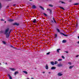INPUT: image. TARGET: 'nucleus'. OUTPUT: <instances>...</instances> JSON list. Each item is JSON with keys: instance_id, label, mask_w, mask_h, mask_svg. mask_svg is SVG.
<instances>
[{"instance_id": "4d7b16f0", "label": "nucleus", "mask_w": 79, "mask_h": 79, "mask_svg": "<svg viewBox=\"0 0 79 79\" xmlns=\"http://www.w3.org/2000/svg\"><path fill=\"white\" fill-rule=\"evenodd\" d=\"M32 0H29L30 1H32Z\"/></svg>"}, {"instance_id": "7ed1b4c3", "label": "nucleus", "mask_w": 79, "mask_h": 79, "mask_svg": "<svg viewBox=\"0 0 79 79\" xmlns=\"http://www.w3.org/2000/svg\"><path fill=\"white\" fill-rule=\"evenodd\" d=\"M11 33V31H9V33H7V34L6 35V38L7 39L10 37V33Z\"/></svg>"}, {"instance_id": "393cba45", "label": "nucleus", "mask_w": 79, "mask_h": 79, "mask_svg": "<svg viewBox=\"0 0 79 79\" xmlns=\"http://www.w3.org/2000/svg\"><path fill=\"white\" fill-rule=\"evenodd\" d=\"M49 6H51V7H53V6L52 4H49Z\"/></svg>"}, {"instance_id": "4c0bfd02", "label": "nucleus", "mask_w": 79, "mask_h": 79, "mask_svg": "<svg viewBox=\"0 0 79 79\" xmlns=\"http://www.w3.org/2000/svg\"><path fill=\"white\" fill-rule=\"evenodd\" d=\"M55 37H57V34H55Z\"/></svg>"}, {"instance_id": "bb28decb", "label": "nucleus", "mask_w": 79, "mask_h": 79, "mask_svg": "<svg viewBox=\"0 0 79 79\" xmlns=\"http://www.w3.org/2000/svg\"><path fill=\"white\" fill-rule=\"evenodd\" d=\"M79 4V3H75V4H74V5H77Z\"/></svg>"}, {"instance_id": "2eb2a0df", "label": "nucleus", "mask_w": 79, "mask_h": 79, "mask_svg": "<svg viewBox=\"0 0 79 79\" xmlns=\"http://www.w3.org/2000/svg\"><path fill=\"white\" fill-rule=\"evenodd\" d=\"M56 69V67H52V68H51V69Z\"/></svg>"}, {"instance_id": "0eeeda50", "label": "nucleus", "mask_w": 79, "mask_h": 79, "mask_svg": "<svg viewBox=\"0 0 79 79\" xmlns=\"http://www.w3.org/2000/svg\"><path fill=\"white\" fill-rule=\"evenodd\" d=\"M58 76H63V74H61V73H58Z\"/></svg>"}, {"instance_id": "cd10ccee", "label": "nucleus", "mask_w": 79, "mask_h": 79, "mask_svg": "<svg viewBox=\"0 0 79 79\" xmlns=\"http://www.w3.org/2000/svg\"><path fill=\"white\" fill-rule=\"evenodd\" d=\"M2 42L4 44H6V42L5 41H3Z\"/></svg>"}, {"instance_id": "6e6552de", "label": "nucleus", "mask_w": 79, "mask_h": 79, "mask_svg": "<svg viewBox=\"0 0 79 79\" xmlns=\"http://www.w3.org/2000/svg\"><path fill=\"white\" fill-rule=\"evenodd\" d=\"M57 66L58 67H60L61 66H63V65L61 64H57Z\"/></svg>"}, {"instance_id": "2f4dec72", "label": "nucleus", "mask_w": 79, "mask_h": 79, "mask_svg": "<svg viewBox=\"0 0 79 79\" xmlns=\"http://www.w3.org/2000/svg\"><path fill=\"white\" fill-rule=\"evenodd\" d=\"M60 2H61V3H65L64 2L62 1H60Z\"/></svg>"}, {"instance_id": "dca6fc26", "label": "nucleus", "mask_w": 79, "mask_h": 79, "mask_svg": "<svg viewBox=\"0 0 79 79\" xmlns=\"http://www.w3.org/2000/svg\"><path fill=\"white\" fill-rule=\"evenodd\" d=\"M33 23H36V19H34V21H33Z\"/></svg>"}, {"instance_id": "9b49d317", "label": "nucleus", "mask_w": 79, "mask_h": 79, "mask_svg": "<svg viewBox=\"0 0 79 79\" xmlns=\"http://www.w3.org/2000/svg\"><path fill=\"white\" fill-rule=\"evenodd\" d=\"M7 76L8 77H9V78L10 79H12V77H11V76H10V75L8 74V75H7Z\"/></svg>"}, {"instance_id": "864d4df0", "label": "nucleus", "mask_w": 79, "mask_h": 79, "mask_svg": "<svg viewBox=\"0 0 79 79\" xmlns=\"http://www.w3.org/2000/svg\"><path fill=\"white\" fill-rule=\"evenodd\" d=\"M8 7H9V6H7V8H8Z\"/></svg>"}, {"instance_id": "bf43d9fd", "label": "nucleus", "mask_w": 79, "mask_h": 79, "mask_svg": "<svg viewBox=\"0 0 79 79\" xmlns=\"http://www.w3.org/2000/svg\"><path fill=\"white\" fill-rule=\"evenodd\" d=\"M12 30H10V31H12Z\"/></svg>"}, {"instance_id": "a878e982", "label": "nucleus", "mask_w": 79, "mask_h": 79, "mask_svg": "<svg viewBox=\"0 0 79 79\" xmlns=\"http://www.w3.org/2000/svg\"><path fill=\"white\" fill-rule=\"evenodd\" d=\"M58 64V62L57 61H55L54 63V64Z\"/></svg>"}, {"instance_id": "5fc2aeb1", "label": "nucleus", "mask_w": 79, "mask_h": 79, "mask_svg": "<svg viewBox=\"0 0 79 79\" xmlns=\"http://www.w3.org/2000/svg\"><path fill=\"white\" fill-rule=\"evenodd\" d=\"M78 39H79V36H78Z\"/></svg>"}, {"instance_id": "e433bc0d", "label": "nucleus", "mask_w": 79, "mask_h": 79, "mask_svg": "<svg viewBox=\"0 0 79 79\" xmlns=\"http://www.w3.org/2000/svg\"><path fill=\"white\" fill-rule=\"evenodd\" d=\"M11 0H6V2H8L9 1H11Z\"/></svg>"}, {"instance_id": "f8f14e48", "label": "nucleus", "mask_w": 79, "mask_h": 79, "mask_svg": "<svg viewBox=\"0 0 79 79\" xmlns=\"http://www.w3.org/2000/svg\"><path fill=\"white\" fill-rule=\"evenodd\" d=\"M17 74H19V72L18 71L15 72L14 73V75H16Z\"/></svg>"}, {"instance_id": "39448f33", "label": "nucleus", "mask_w": 79, "mask_h": 79, "mask_svg": "<svg viewBox=\"0 0 79 79\" xmlns=\"http://www.w3.org/2000/svg\"><path fill=\"white\" fill-rule=\"evenodd\" d=\"M60 34H61V35H64V36H68V35H66L64 34V33H61V32H60Z\"/></svg>"}, {"instance_id": "f257e3e1", "label": "nucleus", "mask_w": 79, "mask_h": 79, "mask_svg": "<svg viewBox=\"0 0 79 79\" xmlns=\"http://www.w3.org/2000/svg\"><path fill=\"white\" fill-rule=\"evenodd\" d=\"M10 30V29L9 28H8L6 29L5 31L4 34L6 35H6H7V34H8V31H9V30Z\"/></svg>"}, {"instance_id": "37998d69", "label": "nucleus", "mask_w": 79, "mask_h": 79, "mask_svg": "<svg viewBox=\"0 0 79 79\" xmlns=\"http://www.w3.org/2000/svg\"><path fill=\"white\" fill-rule=\"evenodd\" d=\"M16 5V4H14V5H13L14 6H15Z\"/></svg>"}, {"instance_id": "f3484780", "label": "nucleus", "mask_w": 79, "mask_h": 79, "mask_svg": "<svg viewBox=\"0 0 79 79\" xmlns=\"http://www.w3.org/2000/svg\"><path fill=\"white\" fill-rule=\"evenodd\" d=\"M56 31L58 32H60V31L59 29L58 28L56 29Z\"/></svg>"}, {"instance_id": "c756f323", "label": "nucleus", "mask_w": 79, "mask_h": 79, "mask_svg": "<svg viewBox=\"0 0 79 79\" xmlns=\"http://www.w3.org/2000/svg\"><path fill=\"white\" fill-rule=\"evenodd\" d=\"M50 52H48V53H46V55H50Z\"/></svg>"}, {"instance_id": "f704fd0d", "label": "nucleus", "mask_w": 79, "mask_h": 79, "mask_svg": "<svg viewBox=\"0 0 79 79\" xmlns=\"http://www.w3.org/2000/svg\"><path fill=\"white\" fill-rule=\"evenodd\" d=\"M61 60H62V59H59V60H58V61H61Z\"/></svg>"}, {"instance_id": "6e6d98bb", "label": "nucleus", "mask_w": 79, "mask_h": 79, "mask_svg": "<svg viewBox=\"0 0 79 79\" xmlns=\"http://www.w3.org/2000/svg\"><path fill=\"white\" fill-rule=\"evenodd\" d=\"M6 64H7V63L6 62Z\"/></svg>"}, {"instance_id": "aec40b11", "label": "nucleus", "mask_w": 79, "mask_h": 79, "mask_svg": "<svg viewBox=\"0 0 79 79\" xmlns=\"http://www.w3.org/2000/svg\"><path fill=\"white\" fill-rule=\"evenodd\" d=\"M40 8H41V9H42L43 10H44V7H42V6H40Z\"/></svg>"}, {"instance_id": "5701e85b", "label": "nucleus", "mask_w": 79, "mask_h": 79, "mask_svg": "<svg viewBox=\"0 0 79 79\" xmlns=\"http://www.w3.org/2000/svg\"><path fill=\"white\" fill-rule=\"evenodd\" d=\"M47 10H48V11H50V13H52V10H50V9H47Z\"/></svg>"}, {"instance_id": "58836bf2", "label": "nucleus", "mask_w": 79, "mask_h": 79, "mask_svg": "<svg viewBox=\"0 0 79 79\" xmlns=\"http://www.w3.org/2000/svg\"><path fill=\"white\" fill-rule=\"evenodd\" d=\"M1 21H5V20H3V19H1Z\"/></svg>"}, {"instance_id": "b1692460", "label": "nucleus", "mask_w": 79, "mask_h": 79, "mask_svg": "<svg viewBox=\"0 0 79 79\" xmlns=\"http://www.w3.org/2000/svg\"><path fill=\"white\" fill-rule=\"evenodd\" d=\"M59 8H60L62 9V10H65V9H64V8H63V7H62L61 6H59Z\"/></svg>"}, {"instance_id": "4468645a", "label": "nucleus", "mask_w": 79, "mask_h": 79, "mask_svg": "<svg viewBox=\"0 0 79 79\" xmlns=\"http://www.w3.org/2000/svg\"><path fill=\"white\" fill-rule=\"evenodd\" d=\"M23 73H25L26 74H27V73H28L26 71H23Z\"/></svg>"}, {"instance_id": "4be33fe9", "label": "nucleus", "mask_w": 79, "mask_h": 79, "mask_svg": "<svg viewBox=\"0 0 79 79\" xmlns=\"http://www.w3.org/2000/svg\"><path fill=\"white\" fill-rule=\"evenodd\" d=\"M66 40H63L62 41V43H66Z\"/></svg>"}, {"instance_id": "f03ea898", "label": "nucleus", "mask_w": 79, "mask_h": 79, "mask_svg": "<svg viewBox=\"0 0 79 79\" xmlns=\"http://www.w3.org/2000/svg\"><path fill=\"white\" fill-rule=\"evenodd\" d=\"M51 21L52 23H55V24H57V23H56V20H55V18L54 17L52 18V19L51 20Z\"/></svg>"}, {"instance_id": "8fccbe9b", "label": "nucleus", "mask_w": 79, "mask_h": 79, "mask_svg": "<svg viewBox=\"0 0 79 79\" xmlns=\"http://www.w3.org/2000/svg\"><path fill=\"white\" fill-rule=\"evenodd\" d=\"M49 74H50L51 73L50 72H48Z\"/></svg>"}, {"instance_id": "1a4fd4ad", "label": "nucleus", "mask_w": 79, "mask_h": 79, "mask_svg": "<svg viewBox=\"0 0 79 79\" xmlns=\"http://www.w3.org/2000/svg\"><path fill=\"white\" fill-rule=\"evenodd\" d=\"M8 21H9V22H13V21H14V20L13 19H10L8 20Z\"/></svg>"}, {"instance_id": "49530a36", "label": "nucleus", "mask_w": 79, "mask_h": 79, "mask_svg": "<svg viewBox=\"0 0 79 79\" xmlns=\"http://www.w3.org/2000/svg\"><path fill=\"white\" fill-rule=\"evenodd\" d=\"M78 56H79V55H77L76 56V57H78Z\"/></svg>"}, {"instance_id": "412c9836", "label": "nucleus", "mask_w": 79, "mask_h": 79, "mask_svg": "<svg viewBox=\"0 0 79 79\" xmlns=\"http://www.w3.org/2000/svg\"><path fill=\"white\" fill-rule=\"evenodd\" d=\"M74 66V65L71 66H70L69 67V69H71L73 68Z\"/></svg>"}, {"instance_id": "79ce46f5", "label": "nucleus", "mask_w": 79, "mask_h": 79, "mask_svg": "<svg viewBox=\"0 0 79 79\" xmlns=\"http://www.w3.org/2000/svg\"><path fill=\"white\" fill-rule=\"evenodd\" d=\"M65 53H68V52H68V51H65Z\"/></svg>"}, {"instance_id": "603ef678", "label": "nucleus", "mask_w": 79, "mask_h": 79, "mask_svg": "<svg viewBox=\"0 0 79 79\" xmlns=\"http://www.w3.org/2000/svg\"><path fill=\"white\" fill-rule=\"evenodd\" d=\"M4 23H6V21H5L4 22Z\"/></svg>"}, {"instance_id": "72a5a7b5", "label": "nucleus", "mask_w": 79, "mask_h": 79, "mask_svg": "<svg viewBox=\"0 0 79 79\" xmlns=\"http://www.w3.org/2000/svg\"><path fill=\"white\" fill-rule=\"evenodd\" d=\"M76 27H78V24L76 23Z\"/></svg>"}, {"instance_id": "c85d7f7f", "label": "nucleus", "mask_w": 79, "mask_h": 79, "mask_svg": "<svg viewBox=\"0 0 79 79\" xmlns=\"http://www.w3.org/2000/svg\"><path fill=\"white\" fill-rule=\"evenodd\" d=\"M43 14L44 15V16H47V15L45 13H44Z\"/></svg>"}, {"instance_id": "ea45409f", "label": "nucleus", "mask_w": 79, "mask_h": 79, "mask_svg": "<svg viewBox=\"0 0 79 79\" xmlns=\"http://www.w3.org/2000/svg\"><path fill=\"white\" fill-rule=\"evenodd\" d=\"M68 64H69L71 65V63L70 62H68Z\"/></svg>"}, {"instance_id": "c03bdc74", "label": "nucleus", "mask_w": 79, "mask_h": 79, "mask_svg": "<svg viewBox=\"0 0 79 79\" xmlns=\"http://www.w3.org/2000/svg\"><path fill=\"white\" fill-rule=\"evenodd\" d=\"M69 2H72V0H70L69 1Z\"/></svg>"}, {"instance_id": "ddd939ff", "label": "nucleus", "mask_w": 79, "mask_h": 79, "mask_svg": "<svg viewBox=\"0 0 79 79\" xmlns=\"http://www.w3.org/2000/svg\"><path fill=\"white\" fill-rule=\"evenodd\" d=\"M51 64L52 65H54V64H55V63H54V62L52 61L51 62Z\"/></svg>"}, {"instance_id": "423d86ee", "label": "nucleus", "mask_w": 79, "mask_h": 79, "mask_svg": "<svg viewBox=\"0 0 79 79\" xmlns=\"http://www.w3.org/2000/svg\"><path fill=\"white\" fill-rule=\"evenodd\" d=\"M31 8L32 9H35L36 8V6L35 5H33Z\"/></svg>"}, {"instance_id": "20e7f679", "label": "nucleus", "mask_w": 79, "mask_h": 79, "mask_svg": "<svg viewBox=\"0 0 79 79\" xmlns=\"http://www.w3.org/2000/svg\"><path fill=\"white\" fill-rule=\"evenodd\" d=\"M13 25V26H19V24L18 23H13L12 24Z\"/></svg>"}, {"instance_id": "473e14b6", "label": "nucleus", "mask_w": 79, "mask_h": 79, "mask_svg": "<svg viewBox=\"0 0 79 79\" xmlns=\"http://www.w3.org/2000/svg\"><path fill=\"white\" fill-rule=\"evenodd\" d=\"M2 8V4L0 3V8Z\"/></svg>"}, {"instance_id": "6ab92c4d", "label": "nucleus", "mask_w": 79, "mask_h": 79, "mask_svg": "<svg viewBox=\"0 0 79 79\" xmlns=\"http://www.w3.org/2000/svg\"><path fill=\"white\" fill-rule=\"evenodd\" d=\"M10 70H11V71H15V68H10Z\"/></svg>"}, {"instance_id": "9d476101", "label": "nucleus", "mask_w": 79, "mask_h": 79, "mask_svg": "<svg viewBox=\"0 0 79 79\" xmlns=\"http://www.w3.org/2000/svg\"><path fill=\"white\" fill-rule=\"evenodd\" d=\"M45 68L46 69H48V64L46 65Z\"/></svg>"}, {"instance_id": "a19ab883", "label": "nucleus", "mask_w": 79, "mask_h": 79, "mask_svg": "<svg viewBox=\"0 0 79 79\" xmlns=\"http://www.w3.org/2000/svg\"><path fill=\"white\" fill-rule=\"evenodd\" d=\"M10 47H12V48H14V47H13V46H12V45H10Z\"/></svg>"}, {"instance_id": "c9c22d12", "label": "nucleus", "mask_w": 79, "mask_h": 79, "mask_svg": "<svg viewBox=\"0 0 79 79\" xmlns=\"http://www.w3.org/2000/svg\"><path fill=\"white\" fill-rule=\"evenodd\" d=\"M62 58H63V59H64V57L63 56H62Z\"/></svg>"}, {"instance_id": "3c124183", "label": "nucleus", "mask_w": 79, "mask_h": 79, "mask_svg": "<svg viewBox=\"0 0 79 79\" xmlns=\"http://www.w3.org/2000/svg\"><path fill=\"white\" fill-rule=\"evenodd\" d=\"M77 44H79V41H78V42H77Z\"/></svg>"}, {"instance_id": "13d9d810", "label": "nucleus", "mask_w": 79, "mask_h": 79, "mask_svg": "<svg viewBox=\"0 0 79 79\" xmlns=\"http://www.w3.org/2000/svg\"><path fill=\"white\" fill-rule=\"evenodd\" d=\"M1 64V63H0V65Z\"/></svg>"}, {"instance_id": "09e8293b", "label": "nucleus", "mask_w": 79, "mask_h": 79, "mask_svg": "<svg viewBox=\"0 0 79 79\" xmlns=\"http://www.w3.org/2000/svg\"><path fill=\"white\" fill-rule=\"evenodd\" d=\"M43 74H44V73H45V72H43Z\"/></svg>"}, {"instance_id": "de8ad7c7", "label": "nucleus", "mask_w": 79, "mask_h": 79, "mask_svg": "<svg viewBox=\"0 0 79 79\" xmlns=\"http://www.w3.org/2000/svg\"><path fill=\"white\" fill-rule=\"evenodd\" d=\"M31 79H34V77H32L31 78Z\"/></svg>"}, {"instance_id": "a211bd4d", "label": "nucleus", "mask_w": 79, "mask_h": 79, "mask_svg": "<svg viewBox=\"0 0 79 79\" xmlns=\"http://www.w3.org/2000/svg\"><path fill=\"white\" fill-rule=\"evenodd\" d=\"M59 50H61V49L60 48L58 49L57 50V53H60V51Z\"/></svg>"}, {"instance_id": "a18cd8bd", "label": "nucleus", "mask_w": 79, "mask_h": 79, "mask_svg": "<svg viewBox=\"0 0 79 79\" xmlns=\"http://www.w3.org/2000/svg\"><path fill=\"white\" fill-rule=\"evenodd\" d=\"M13 48H14V49H16V48H15V47H14Z\"/></svg>"}, {"instance_id": "7c9ffc66", "label": "nucleus", "mask_w": 79, "mask_h": 79, "mask_svg": "<svg viewBox=\"0 0 79 79\" xmlns=\"http://www.w3.org/2000/svg\"><path fill=\"white\" fill-rule=\"evenodd\" d=\"M0 33H3V31L2 30L0 31Z\"/></svg>"}]
</instances>
